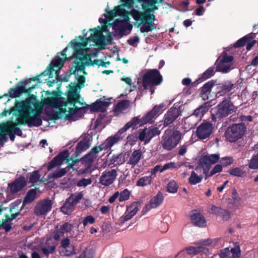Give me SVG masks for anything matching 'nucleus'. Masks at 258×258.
<instances>
[{
    "label": "nucleus",
    "instance_id": "f257e3e1",
    "mask_svg": "<svg viewBox=\"0 0 258 258\" xmlns=\"http://www.w3.org/2000/svg\"><path fill=\"white\" fill-rule=\"evenodd\" d=\"M36 96L31 95L24 101L17 102L16 109L19 115L15 122H10L6 126V129L10 130L15 135L22 136V130L16 125L27 124L29 127L39 126L42 121L41 118L42 108H36L37 105Z\"/></svg>",
    "mask_w": 258,
    "mask_h": 258
},
{
    "label": "nucleus",
    "instance_id": "f03ea898",
    "mask_svg": "<svg viewBox=\"0 0 258 258\" xmlns=\"http://www.w3.org/2000/svg\"><path fill=\"white\" fill-rule=\"evenodd\" d=\"M70 43L73 47V55L77 59V60L74 61V65L73 66L70 70L71 74L75 75L76 71L83 72L84 75L87 74V73L85 72V63L83 62L84 60H86V64L88 66H94L95 64L99 66L100 60L95 59L92 61L89 55H85L84 48L86 46V42H78L75 39H74L71 41Z\"/></svg>",
    "mask_w": 258,
    "mask_h": 258
},
{
    "label": "nucleus",
    "instance_id": "7ed1b4c3",
    "mask_svg": "<svg viewBox=\"0 0 258 258\" xmlns=\"http://www.w3.org/2000/svg\"><path fill=\"white\" fill-rule=\"evenodd\" d=\"M162 107L163 106L161 105H155L151 110L145 114L142 117H141L140 115L133 117L131 121L127 122L123 127L119 130L120 133L122 135H123V137H124L126 135V131L130 128L135 129L137 127L138 125L141 126L147 123H152L154 121V119L155 117L160 114Z\"/></svg>",
    "mask_w": 258,
    "mask_h": 258
},
{
    "label": "nucleus",
    "instance_id": "20e7f679",
    "mask_svg": "<svg viewBox=\"0 0 258 258\" xmlns=\"http://www.w3.org/2000/svg\"><path fill=\"white\" fill-rule=\"evenodd\" d=\"M236 109L229 99H224L216 107L212 109V120L214 122H219L233 112H235Z\"/></svg>",
    "mask_w": 258,
    "mask_h": 258
},
{
    "label": "nucleus",
    "instance_id": "39448f33",
    "mask_svg": "<svg viewBox=\"0 0 258 258\" xmlns=\"http://www.w3.org/2000/svg\"><path fill=\"white\" fill-rule=\"evenodd\" d=\"M182 134L178 130L172 132L166 130L162 137L161 144L163 148L167 151H171L175 148L182 138Z\"/></svg>",
    "mask_w": 258,
    "mask_h": 258
},
{
    "label": "nucleus",
    "instance_id": "423d86ee",
    "mask_svg": "<svg viewBox=\"0 0 258 258\" xmlns=\"http://www.w3.org/2000/svg\"><path fill=\"white\" fill-rule=\"evenodd\" d=\"M80 95L75 94L73 92H68L67 98H61L58 101L56 97H48L46 99V103L51 106L55 107L58 103L61 107H68L69 106H75L76 103L83 105V103L80 101Z\"/></svg>",
    "mask_w": 258,
    "mask_h": 258
},
{
    "label": "nucleus",
    "instance_id": "0eeeda50",
    "mask_svg": "<svg viewBox=\"0 0 258 258\" xmlns=\"http://www.w3.org/2000/svg\"><path fill=\"white\" fill-rule=\"evenodd\" d=\"M246 131L244 123H233L228 126L225 132L226 140L230 143H235L243 138Z\"/></svg>",
    "mask_w": 258,
    "mask_h": 258
},
{
    "label": "nucleus",
    "instance_id": "6e6552de",
    "mask_svg": "<svg viewBox=\"0 0 258 258\" xmlns=\"http://www.w3.org/2000/svg\"><path fill=\"white\" fill-rule=\"evenodd\" d=\"M162 81L163 78L160 72L156 69H150L144 75L142 85L144 89L147 90L160 85Z\"/></svg>",
    "mask_w": 258,
    "mask_h": 258
},
{
    "label": "nucleus",
    "instance_id": "1a4fd4ad",
    "mask_svg": "<svg viewBox=\"0 0 258 258\" xmlns=\"http://www.w3.org/2000/svg\"><path fill=\"white\" fill-rule=\"evenodd\" d=\"M123 135L119 130L114 136L108 137L102 144L99 146L92 148L91 151L88 152L89 155H91L94 158L97 157V154L102 150H106L110 149L115 144L123 139Z\"/></svg>",
    "mask_w": 258,
    "mask_h": 258
},
{
    "label": "nucleus",
    "instance_id": "9d476101",
    "mask_svg": "<svg viewBox=\"0 0 258 258\" xmlns=\"http://www.w3.org/2000/svg\"><path fill=\"white\" fill-rule=\"evenodd\" d=\"M30 83H31V80H25L21 81L16 88L10 89L9 96L12 98H16L20 96L23 93L29 94L32 90L35 88V85H34L26 88L27 85Z\"/></svg>",
    "mask_w": 258,
    "mask_h": 258
},
{
    "label": "nucleus",
    "instance_id": "9b49d317",
    "mask_svg": "<svg viewBox=\"0 0 258 258\" xmlns=\"http://www.w3.org/2000/svg\"><path fill=\"white\" fill-rule=\"evenodd\" d=\"M139 132V140L143 142L144 144L149 143L152 138L160 135L161 133L158 127L153 126H151L148 128L146 127L140 128Z\"/></svg>",
    "mask_w": 258,
    "mask_h": 258
},
{
    "label": "nucleus",
    "instance_id": "f8f14e48",
    "mask_svg": "<svg viewBox=\"0 0 258 258\" xmlns=\"http://www.w3.org/2000/svg\"><path fill=\"white\" fill-rule=\"evenodd\" d=\"M151 12L144 11L141 12L136 9H133L131 10V14L132 17L137 22L150 23L154 24L153 22L155 20V16Z\"/></svg>",
    "mask_w": 258,
    "mask_h": 258
},
{
    "label": "nucleus",
    "instance_id": "ddd939ff",
    "mask_svg": "<svg viewBox=\"0 0 258 258\" xmlns=\"http://www.w3.org/2000/svg\"><path fill=\"white\" fill-rule=\"evenodd\" d=\"M214 130V125L210 122H204L197 128L196 135L198 139L204 140L209 138Z\"/></svg>",
    "mask_w": 258,
    "mask_h": 258
},
{
    "label": "nucleus",
    "instance_id": "4468645a",
    "mask_svg": "<svg viewBox=\"0 0 258 258\" xmlns=\"http://www.w3.org/2000/svg\"><path fill=\"white\" fill-rule=\"evenodd\" d=\"M218 154L206 155L203 156L199 160V163L203 168L204 173H208L211 165L217 163L219 160Z\"/></svg>",
    "mask_w": 258,
    "mask_h": 258
},
{
    "label": "nucleus",
    "instance_id": "2eb2a0df",
    "mask_svg": "<svg viewBox=\"0 0 258 258\" xmlns=\"http://www.w3.org/2000/svg\"><path fill=\"white\" fill-rule=\"evenodd\" d=\"M67 49L68 47H66L61 52V55L63 57L62 58H60L59 56H58L57 58L53 59L47 67L49 78L53 77L54 67H58L60 69L63 66L65 61L67 59L66 54Z\"/></svg>",
    "mask_w": 258,
    "mask_h": 258
},
{
    "label": "nucleus",
    "instance_id": "dca6fc26",
    "mask_svg": "<svg viewBox=\"0 0 258 258\" xmlns=\"http://www.w3.org/2000/svg\"><path fill=\"white\" fill-rule=\"evenodd\" d=\"M52 204L49 198L40 201L34 208V214L37 216L45 215L51 210Z\"/></svg>",
    "mask_w": 258,
    "mask_h": 258
},
{
    "label": "nucleus",
    "instance_id": "f3484780",
    "mask_svg": "<svg viewBox=\"0 0 258 258\" xmlns=\"http://www.w3.org/2000/svg\"><path fill=\"white\" fill-rule=\"evenodd\" d=\"M117 176L116 169L105 171L99 178V182L106 186L112 184Z\"/></svg>",
    "mask_w": 258,
    "mask_h": 258
},
{
    "label": "nucleus",
    "instance_id": "a211bd4d",
    "mask_svg": "<svg viewBox=\"0 0 258 258\" xmlns=\"http://www.w3.org/2000/svg\"><path fill=\"white\" fill-rule=\"evenodd\" d=\"M69 153L67 150L60 152L52 160L47 164V170L50 171L52 169L61 165L65 160H69Z\"/></svg>",
    "mask_w": 258,
    "mask_h": 258
},
{
    "label": "nucleus",
    "instance_id": "6ab92c4d",
    "mask_svg": "<svg viewBox=\"0 0 258 258\" xmlns=\"http://www.w3.org/2000/svg\"><path fill=\"white\" fill-rule=\"evenodd\" d=\"M180 115H181V111L179 109L173 107L170 108L164 116V126L169 125Z\"/></svg>",
    "mask_w": 258,
    "mask_h": 258
},
{
    "label": "nucleus",
    "instance_id": "aec40b11",
    "mask_svg": "<svg viewBox=\"0 0 258 258\" xmlns=\"http://www.w3.org/2000/svg\"><path fill=\"white\" fill-rule=\"evenodd\" d=\"M26 185V181L23 176L16 178L12 182L8 184V187L11 194H15L20 191Z\"/></svg>",
    "mask_w": 258,
    "mask_h": 258
},
{
    "label": "nucleus",
    "instance_id": "412c9836",
    "mask_svg": "<svg viewBox=\"0 0 258 258\" xmlns=\"http://www.w3.org/2000/svg\"><path fill=\"white\" fill-rule=\"evenodd\" d=\"M89 147V144L88 142L81 141L78 144L76 147V150L74 153V157L77 159L73 160L71 164H69L68 167L73 168L74 165L79 161V157L84 151H86Z\"/></svg>",
    "mask_w": 258,
    "mask_h": 258
},
{
    "label": "nucleus",
    "instance_id": "4be33fe9",
    "mask_svg": "<svg viewBox=\"0 0 258 258\" xmlns=\"http://www.w3.org/2000/svg\"><path fill=\"white\" fill-rule=\"evenodd\" d=\"M56 246L57 243L51 238H47L44 244L41 246V250L44 255L48 256L55 252Z\"/></svg>",
    "mask_w": 258,
    "mask_h": 258
},
{
    "label": "nucleus",
    "instance_id": "5701e85b",
    "mask_svg": "<svg viewBox=\"0 0 258 258\" xmlns=\"http://www.w3.org/2000/svg\"><path fill=\"white\" fill-rule=\"evenodd\" d=\"M191 223L196 226L200 228L206 227L207 222L204 216L200 213H194L190 215Z\"/></svg>",
    "mask_w": 258,
    "mask_h": 258
},
{
    "label": "nucleus",
    "instance_id": "b1692460",
    "mask_svg": "<svg viewBox=\"0 0 258 258\" xmlns=\"http://www.w3.org/2000/svg\"><path fill=\"white\" fill-rule=\"evenodd\" d=\"M216 81L212 80L205 83L201 88L200 96L204 100L209 99L211 96V91L212 87L214 86Z\"/></svg>",
    "mask_w": 258,
    "mask_h": 258
},
{
    "label": "nucleus",
    "instance_id": "393cba45",
    "mask_svg": "<svg viewBox=\"0 0 258 258\" xmlns=\"http://www.w3.org/2000/svg\"><path fill=\"white\" fill-rule=\"evenodd\" d=\"M95 158L91 155H89L88 153L84 157L81 158L82 163L84 165V167L81 169L82 173H87L90 172L92 164Z\"/></svg>",
    "mask_w": 258,
    "mask_h": 258
},
{
    "label": "nucleus",
    "instance_id": "a878e982",
    "mask_svg": "<svg viewBox=\"0 0 258 258\" xmlns=\"http://www.w3.org/2000/svg\"><path fill=\"white\" fill-rule=\"evenodd\" d=\"M90 31H93V33L91 34L90 37H88L87 40L90 41L91 39H93L94 42L97 43L98 45H101L105 38V36L102 33V31L101 29L96 28L90 29Z\"/></svg>",
    "mask_w": 258,
    "mask_h": 258
},
{
    "label": "nucleus",
    "instance_id": "bb28decb",
    "mask_svg": "<svg viewBox=\"0 0 258 258\" xmlns=\"http://www.w3.org/2000/svg\"><path fill=\"white\" fill-rule=\"evenodd\" d=\"M124 22L123 21L118 20H115L112 26V29L114 30L115 36H118V38H121L124 35H127L124 33Z\"/></svg>",
    "mask_w": 258,
    "mask_h": 258
},
{
    "label": "nucleus",
    "instance_id": "cd10ccee",
    "mask_svg": "<svg viewBox=\"0 0 258 258\" xmlns=\"http://www.w3.org/2000/svg\"><path fill=\"white\" fill-rule=\"evenodd\" d=\"M140 205V204L139 202H134L131 204V205L128 207V210L130 209V211L125 214L122 223H124V222L130 220L136 214L139 210V206Z\"/></svg>",
    "mask_w": 258,
    "mask_h": 258
},
{
    "label": "nucleus",
    "instance_id": "c85d7f7f",
    "mask_svg": "<svg viewBox=\"0 0 258 258\" xmlns=\"http://www.w3.org/2000/svg\"><path fill=\"white\" fill-rule=\"evenodd\" d=\"M142 3L144 11L153 13L154 11L158 9V8L156 6L157 0H142Z\"/></svg>",
    "mask_w": 258,
    "mask_h": 258
},
{
    "label": "nucleus",
    "instance_id": "c756f323",
    "mask_svg": "<svg viewBox=\"0 0 258 258\" xmlns=\"http://www.w3.org/2000/svg\"><path fill=\"white\" fill-rule=\"evenodd\" d=\"M67 107H59V112L61 113L66 114L67 112L68 113L66 115L65 118L68 119H71L72 118V116L75 114L78 111L82 110V107H79L76 105L73 106V107H69V110H68L66 108Z\"/></svg>",
    "mask_w": 258,
    "mask_h": 258
},
{
    "label": "nucleus",
    "instance_id": "7c9ffc66",
    "mask_svg": "<svg viewBox=\"0 0 258 258\" xmlns=\"http://www.w3.org/2000/svg\"><path fill=\"white\" fill-rule=\"evenodd\" d=\"M142 155L143 154L141 150H134L130 156L129 160L127 162V164L131 165L132 167H134L139 162Z\"/></svg>",
    "mask_w": 258,
    "mask_h": 258
},
{
    "label": "nucleus",
    "instance_id": "2f4dec72",
    "mask_svg": "<svg viewBox=\"0 0 258 258\" xmlns=\"http://www.w3.org/2000/svg\"><path fill=\"white\" fill-rule=\"evenodd\" d=\"M214 74V68L210 67L205 71L198 80L193 82L192 85L197 86L198 84L213 76Z\"/></svg>",
    "mask_w": 258,
    "mask_h": 258
},
{
    "label": "nucleus",
    "instance_id": "473e14b6",
    "mask_svg": "<svg viewBox=\"0 0 258 258\" xmlns=\"http://www.w3.org/2000/svg\"><path fill=\"white\" fill-rule=\"evenodd\" d=\"M109 104L110 103L108 102L97 100L95 102L92 104V109L104 112L106 111V108Z\"/></svg>",
    "mask_w": 258,
    "mask_h": 258
},
{
    "label": "nucleus",
    "instance_id": "72a5a7b5",
    "mask_svg": "<svg viewBox=\"0 0 258 258\" xmlns=\"http://www.w3.org/2000/svg\"><path fill=\"white\" fill-rule=\"evenodd\" d=\"M125 153H121L118 154H113L110 159V165H119L125 161Z\"/></svg>",
    "mask_w": 258,
    "mask_h": 258
},
{
    "label": "nucleus",
    "instance_id": "f704fd0d",
    "mask_svg": "<svg viewBox=\"0 0 258 258\" xmlns=\"http://www.w3.org/2000/svg\"><path fill=\"white\" fill-rule=\"evenodd\" d=\"M210 107V103L206 102L195 109L192 115L197 117L201 118L208 111Z\"/></svg>",
    "mask_w": 258,
    "mask_h": 258
},
{
    "label": "nucleus",
    "instance_id": "c9c22d12",
    "mask_svg": "<svg viewBox=\"0 0 258 258\" xmlns=\"http://www.w3.org/2000/svg\"><path fill=\"white\" fill-rule=\"evenodd\" d=\"M164 197L161 191H158L157 194L152 198L150 201V208H156L160 206L163 202Z\"/></svg>",
    "mask_w": 258,
    "mask_h": 258
},
{
    "label": "nucleus",
    "instance_id": "e433bc0d",
    "mask_svg": "<svg viewBox=\"0 0 258 258\" xmlns=\"http://www.w3.org/2000/svg\"><path fill=\"white\" fill-rule=\"evenodd\" d=\"M71 199L68 198L63 205L60 208V211L64 214L69 215L74 210L75 205L71 202Z\"/></svg>",
    "mask_w": 258,
    "mask_h": 258
},
{
    "label": "nucleus",
    "instance_id": "4c0bfd02",
    "mask_svg": "<svg viewBox=\"0 0 258 258\" xmlns=\"http://www.w3.org/2000/svg\"><path fill=\"white\" fill-rule=\"evenodd\" d=\"M37 192L36 189H31L28 190L27 192L26 195L25 196L23 202V206L25 205L31 203L33 202L36 198Z\"/></svg>",
    "mask_w": 258,
    "mask_h": 258
},
{
    "label": "nucleus",
    "instance_id": "58836bf2",
    "mask_svg": "<svg viewBox=\"0 0 258 258\" xmlns=\"http://www.w3.org/2000/svg\"><path fill=\"white\" fill-rule=\"evenodd\" d=\"M233 87V84L230 82H225L220 85V90L217 93L216 96H219L230 91Z\"/></svg>",
    "mask_w": 258,
    "mask_h": 258
},
{
    "label": "nucleus",
    "instance_id": "ea45409f",
    "mask_svg": "<svg viewBox=\"0 0 258 258\" xmlns=\"http://www.w3.org/2000/svg\"><path fill=\"white\" fill-rule=\"evenodd\" d=\"M20 202L18 201H15V202L12 203L10 205V212H12L14 209H17V212L12 214L10 216H7L6 219L5 221H12L14 219H16V217L19 215L20 211L18 210V206Z\"/></svg>",
    "mask_w": 258,
    "mask_h": 258
},
{
    "label": "nucleus",
    "instance_id": "a19ab883",
    "mask_svg": "<svg viewBox=\"0 0 258 258\" xmlns=\"http://www.w3.org/2000/svg\"><path fill=\"white\" fill-rule=\"evenodd\" d=\"M121 8V6L119 5L114 7V9L110 11H107V14H104V16L106 19L108 21H110L112 20V19L116 16H118V14H119V10Z\"/></svg>",
    "mask_w": 258,
    "mask_h": 258
},
{
    "label": "nucleus",
    "instance_id": "79ce46f5",
    "mask_svg": "<svg viewBox=\"0 0 258 258\" xmlns=\"http://www.w3.org/2000/svg\"><path fill=\"white\" fill-rule=\"evenodd\" d=\"M68 171L67 170V168H61L56 170L54 172L49 173L47 175V177L49 179H51L52 178H58L66 174Z\"/></svg>",
    "mask_w": 258,
    "mask_h": 258
},
{
    "label": "nucleus",
    "instance_id": "37998d69",
    "mask_svg": "<svg viewBox=\"0 0 258 258\" xmlns=\"http://www.w3.org/2000/svg\"><path fill=\"white\" fill-rule=\"evenodd\" d=\"M141 24L143 25V26H142L140 28V31L142 33L150 32L153 31V30L156 29V28L154 24H152L148 22H139L138 25V27H139Z\"/></svg>",
    "mask_w": 258,
    "mask_h": 258
},
{
    "label": "nucleus",
    "instance_id": "c03bdc74",
    "mask_svg": "<svg viewBox=\"0 0 258 258\" xmlns=\"http://www.w3.org/2000/svg\"><path fill=\"white\" fill-rule=\"evenodd\" d=\"M203 177V175L199 176L195 171H192L189 178V182L191 185H195L201 182Z\"/></svg>",
    "mask_w": 258,
    "mask_h": 258
},
{
    "label": "nucleus",
    "instance_id": "a18cd8bd",
    "mask_svg": "<svg viewBox=\"0 0 258 258\" xmlns=\"http://www.w3.org/2000/svg\"><path fill=\"white\" fill-rule=\"evenodd\" d=\"M225 62L222 61L218 62V60L215 62L216 71L227 73L230 70V66L225 64Z\"/></svg>",
    "mask_w": 258,
    "mask_h": 258
},
{
    "label": "nucleus",
    "instance_id": "49530a36",
    "mask_svg": "<svg viewBox=\"0 0 258 258\" xmlns=\"http://www.w3.org/2000/svg\"><path fill=\"white\" fill-rule=\"evenodd\" d=\"M151 180L152 177L151 176H144L137 181L136 185L139 186H146L151 184Z\"/></svg>",
    "mask_w": 258,
    "mask_h": 258
},
{
    "label": "nucleus",
    "instance_id": "de8ad7c7",
    "mask_svg": "<svg viewBox=\"0 0 258 258\" xmlns=\"http://www.w3.org/2000/svg\"><path fill=\"white\" fill-rule=\"evenodd\" d=\"M121 6V8H120L119 14H118V16H121L123 18V21L125 23L126 22L128 23L130 21V18L129 15L132 16V15L131 14V11L130 12H127L123 7H122V5Z\"/></svg>",
    "mask_w": 258,
    "mask_h": 258
},
{
    "label": "nucleus",
    "instance_id": "09e8293b",
    "mask_svg": "<svg viewBox=\"0 0 258 258\" xmlns=\"http://www.w3.org/2000/svg\"><path fill=\"white\" fill-rule=\"evenodd\" d=\"M139 139V135L137 132L134 133L129 135L126 138V143L131 145H133L136 144Z\"/></svg>",
    "mask_w": 258,
    "mask_h": 258
},
{
    "label": "nucleus",
    "instance_id": "8fccbe9b",
    "mask_svg": "<svg viewBox=\"0 0 258 258\" xmlns=\"http://www.w3.org/2000/svg\"><path fill=\"white\" fill-rule=\"evenodd\" d=\"M73 226L72 224L69 222H65L60 227V230H61V233H62V236H63V234L65 233H68L71 231L73 229Z\"/></svg>",
    "mask_w": 258,
    "mask_h": 258
},
{
    "label": "nucleus",
    "instance_id": "3c124183",
    "mask_svg": "<svg viewBox=\"0 0 258 258\" xmlns=\"http://www.w3.org/2000/svg\"><path fill=\"white\" fill-rule=\"evenodd\" d=\"M178 185L176 182L174 181H170L167 186V190L170 193H176L177 191Z\"/></svg>",
    "mask_w": 258,
    "mask_h": 258
},
{
    "label": "nucleus",
    "instance_id": "603ef678",
    "mask_svg": "<svg viewBox=\"0 0 258 258\" xmlns=\"http://www.w3.org/2000/svg\"><path fill=\"white\" fill-rule=\"evenodd\" d=\"M40 178V175L38 171H34L30 173L29 179V182L34 184L38 182Z\"/></svg>",
    "mask_w": 258,
    "mask_h": 258
},
{
    "label": "nucleus",
    "instance_id": "864d4df0",
    "mask_svg": "<svg viewBox=\"0 0 258 258\" xmlns=\"http://www.w3.org/2000/svg\"><path fill=\"white\" fill-rule=\"evenodd\" d=\"M229 173L231 175L237 177H242L244 173L243 171L238 167H235L231 169L229 171Z\"/></svg>",
    "mask_w": 258,
    "mask_h": 258
},
{
    "label": "nucleus",
    "instance_id": "5fc2aeb1",
    "mask_svg": "<svg viewBox=\"0 0 258 258\" xmlns=\"http://www.w3.org/2000/svg\"><path fill=\"white\" fill-rule=\"evenodd\" d=\"M248 167L250 169H255L258 168V153L254 156L249 163Z\"/></svg>",
    "mask_w": 258,
    "mask_h": 258
},
{
    "label": "nucleus",
    "instance_id": "6e6d98bb",
    "mask_svg": "<svg viewBox=\"0 0 258 258\" xmlns=\"http://www.w3.org/2000/svg\"><path fill=\"white\" fill-rule=\"evenodd\" d=\"M130 195V191L127 189H124L119 195V201L121 202L127 200L129 199Z\"/></svg>",
    "mask_w": 258,
    "mask_h": 258
},
{
    "label": "nucleus",
    "instance_id": "4d7b16f0",
    "mask_svg": "<svg viewBox=\"0 0 258 258\" xmlns=\"http://www.w3.org/2000/svg\"><path fill=\"white\" fill-rule=\"evenodd\" d=\"M92 182V181L91 178H88V179L82 178L77 182L76 185L77 186H79V187H81V186L86 187L87 185L91 184Z\"/></svg>",
    "mask_w": 258,
    "mask_h": 258
},
{
    "label": "nucleus",
    "instance_id": "13d9d810",
    "mask_svg": "<svg viewBox=\"0 0 258 258\" xmlns=\"http://www.w3.org/2000/svg\"><path fill=\"white\" fill-rule=\"evenodd\" d=\"M247 43V40L246 39V37L244 36L238 40L236 43L234 44L233 47L235 48L241 47L245 46Z\"/></svg>",
    "mask_w": 258,
    "mask_h": 258
},
{
    "label": "nucleus",
    "instance_id": "bf43d9fd",
    "mask_svg": "<svg viewBox=\"0 0 258 258\" xmlns=\"http://www.w3.org/2000/svg\"><path fill=\"white\" fill-rule=\"evenodd\" d=\"M83 196V194L81 192H80L77 194V195H72L71 196L69 197V198H71L72 200L71 202H73V203L75 204V205H76L82 199Z\"/></svg>",
    "mask_w": 258,
    "mask_h": 258
},
{
    "label": "nucleus",
    "instance_id": "052dcab7",
    "mask_svg": "<svg viewBox=\"0 0 258 258\" xmlns=\"http://www.w3.org/2000/svg\"><path fill=\"white\" fill-rule=\"evenodd\" d=\"M222 170V166L220 164H217L211 171L209 175L205 174L206 177H210L215 174L217 173L220 172Z\"/></svg>",
    "mask_w": 258,
    "mask_h": 258
},
{
    "label": "nucleus",
    "instance_id": "680f3d73",
    "mask_svg": "<svg viewBox=\"0 0 258 258\" xmlns=\"http://www.w3.org/2000/svg\"><path fill=\"white\" fill-rule=\"evenodd\" d=\"M231 252L232 254V258H239L241 254V251L239 245L235 246L231 248Z\"/></svg>",
    "mask_w": 258,
    "mask_h": 258
},
{
    "label": "nucleus",
    "instance_id": "e2e57ef3",
    "mask_svg": "<svg viewBox=\"0 0 258 258\" xmlns=\"http://www.w3.org/2000/svg\"><path fill=\"white\" fill-rule=\"evenodd\" d=\"M95 222V219L91 215L86 216L83 221V224L84 226H87L88 224H92Z\"/></svg>",
    "mask_w": 258,
    "mask_h": 258
},
{
    "label": "nucleus",
    "instance_id": "0e129e2a",
    "mask_svg": "<svg viewBox=\"0 0 258 258\" xmlns=\"http://www.w3.org/2000/svg\"><path fill=\"white\" fill-rule=\"evenodd\" d=\"M233 161L234 160L232 157H225L222 158L220 162L223 166H226L232 164Z\"/></svg>",
    "mask_w": 258,
    "mask_h": 258
},
{
    "label": "nucleus",
    "instance_id": "69168bd1",
    "mask_svg": "<svg viewBox=\"0 0 258 258\" xmlns=\"http://www.w3.org/2000/svg\"><path fill=\"white\" fill-rule=\"evenodd\" d=\"M140 41L139 37L137 36L133 37H130L127 40V43L129 45L135 46L137 45V44L139 43Z\"/></svg>",
    "mask_w": 258,
    "mask_h": 258
},
{
    "label": "nucleus",
    "instance_id": "338daca9",
    "mask_svg": "<svg viewBox=\"0 0 258 258\" xmlns=\"http://www.w3.org/2000/svg\"><path fill=\"white\" fill-rule=\"evenodd\" d=\"M219 216H221L222 219L224 221H227L230 218V213L227 210L224 209H223L222 211L220 213Z\"/></svg>",
    "mask_w": 258,
    "mask_h": 258
},
{
    "label": "nucleus",
    "instance_id": "774afa93",
    "mask_svg": "<svg viewBox=\"0 0 258 258\" xmlns=\"http://www.w3.org/2000/svg\"><path fill=\"white\" fill-rule=\"evenodd\" d=\"M93 255L91 254L89 250L87 249L83 250L77 258H93Z\"/></svg>",
    "mask_w": 258,
    "mask_h": 258
}]
</instances>
